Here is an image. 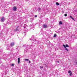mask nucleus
Returning a JSON list of instances; mask_svg holds the SVG:
<instances>
[{
    "label": "nucleus",
    "instance_id": "2",
    "mask_svg": "<svg viewBox=\"0 0 77 77\" xmlns=\"http://www.w3.org/2000/svg\"><path fill=\"white\" fill-rule=\"evenodd\" d=\"M13 10L14 11H17V7L14 6L13 8Z\"/></svg>",
    "mask_w": 77,
    "mask_h": 77
},
{
    "label": "nucleus",
    "instance_id": "20",
    "mask_svg": "<svg viewBox=\"0 0 77 77\" xmlns=\"http://www.w3.org/2000/svg\"><path fill=\"white\" fill-rule=\"evenodd\" d=\"M11 66H14V64H12Z\"/></svg>",
    "mask_w": 77,
    "mask_h": 77
},
{
    "label": "nucleus",
    "instance_id": "24",
    "mask_svg": "<svg viewBox=\"0 0 77 77\" xmlns=\"http://www.w3.org/2000/svg\"><path fill=\"white\" fill-rule=\"evenodd\" d=\"M0 51L1 52H3V50H1Z\"/></svg>",
    "mask_w": 77,
    "mask_h": 77
},
{
    "label": "nucleus",
    "instance_id": "21",
    "mask_svg": "<svg viewBox=\"0 0 77 77\" xmlns=\"http://www.w3.org/2000/svg\"><path fill=\"white\" fill-rule=\"evenodd\" d=\"M66 50L67 51H68V50L67 48H66Z\"/></svg>",
    "mask_w": 77,
    "mask_h": 77
},
{
    "label": "nucleus",
    "instance_id": "26",
    "mask_svg": "<svg viewBox=\"0 0 77 77\" xmlns=\"http://www.w3.org/2000/svg\"><path fill=\"white\" fill-rule=\"evenodd\" d=\"M18 27H19V26H17V28H18Z\"/></svg>",
    "mask_w": 77,
    "mask_h": 77
},
{
    "label": "nucleus",
    "instance_id": "31",
    "mask_svg": "<svg viewBox=\"0 0 77 77\" xmlns=\"http://www.w3.org/2000/svg\"><path fill=\"white\" fill-rule=\"evenodd\" d=\"M75 12H77V11H76V10H75Z\"/></svg>",
    "mask_w": 77,
    "mask_h": 77
},
{
    "label": "nucleus",
    "instance_id": "25",
    "mask_svg": "<svg viewBox=\"0 0 77 77\" xmlns=\"http://www.w3.org/2000/svg\"><path fill=\"white\" fill-rule=\"evenodd\" d=\"M57 63H59V61H57Z\"/></svg>",
    "mask_w": 77,
    "mask_h": 77
},
{
    "label": "nucleus",
    "instance_id": "9",
    "mask_svg": "<svg viewBox=\"0 0 77 77\" xmlns=\"http://www.w3.org/2000/svg\"><path fill=\"white\" fill-rule=\"evenodd\" d=\"M41 8H38L37 10L38 11H41Z\"/></svg>",
    "mask_w": 77,
    "mask_h": 77
},
{
    "label": "nucleus",
    "instance_id": "17",
    "mask_svg": "<svg viewBox=\"0 0 77 77\" xmlns=\"http://www.w3.org/2000/svg\"><path fill=\"white\" fill-rule=\"evenodd\" d=\"M40 69H41V68H43V66H41L40 67Z\"/></svg>",
    "mask_w": 77,
    "mask_h": 77
},
{
    "label": "nucleus",
    "instance_id": "32",
    "mask_svg": "<svg viewBox=\"0 0 77 77\" xmlns=\"http://www.w3.org/2000/svg\"><path fill=\"white\" fill-rule=\"evenodd\" d=\"M0 60H1V58H0Z\"/></svg>",
    "mask_w": 77,
    "mask_h": 77
},
{
    "label": "nucleus",
    "instance_id": "16",
    "mask_svg": "<svg viewBox=\"0 0 77 77\" xmlns=\"http://www.w3.org/2000/svg\"><path fill=\"white\" fill-rule=\"evenodd\" d=\"M64 16L65 17H66V16H67V14H64Z\"/></svg>",
    "mask_w": 77,
    "mask_h": 77
},
{
    "label": "nucleus",
    "instance_id": "11",
    "mask_svg": "<svg viewBox=\"0 0 77 77\" xmlns=\"http://www.w3.org/2000/svg\"><path fill=\"white\" fill-rule=\"evenodd\" d=\"M63 46L65 48H66V46L65 45H63Z\"/></svg>",
    "mask_w": 77,
    "mask_h": 77
},
{
    "label": "nucleus",
    "instance_id": "10",
    "mask_svg": "<svg viewBox=\"0 0 77 77\" xmlns=\"http://www.w3.org/2000/svg\"><path fill=\"white\" fill-rule=\"evenodd\" d=\"M62 24V22L60 21V22H59V24H60H60Z\"/></svg>",
    "mask_w": 77,
    "mask_h": 77
},
{
    "label": "nucleus",
    "instance_id": "18",
    "mask_svg": "<svg viewBox=\"0 0 77 77\" xmlns=\"http://www.w3.org/2000/svg\"><path fill=\"white\" fill-rule=\"evenodd\" d=\"M69 75L70 76H71V75H72V73H70Z\"/></svg>",
    "mask_w": 77,
    "mask_h": 77
},
{
    "label": "nucleus",
    "instance_id": "23",
    "mask_svg": "<svg viewBox=\"0 0 77 77\" xmlns=\"http://www.w3.org/2000/svg\"><path fill=\"white\" fill-rule=\"evenodd\" d=\"M30 40H31V41H32V40H33V39L32 38H30Z\"/></svg>",
    "mask_w": 77,
    "mask_h": 77
},
{
    "label": "nucleus",
    "instance_id": "7",
    "mask_svg": "<svg viewBox=\"0 0 77 77\" xmlns=\"http://www.w3.org/2000/svg\"><path fill=\"white\" fill-rule=\"evenodd\" d=\"M20 58H19L18 59V63H20Z\"/></svg>",
    "mask_w": 77,
    "mask_h": 77
},
{
    "label": "nucleus",
    "instance_id": "29",
    "mask_svg": "<svg viewBox=\"0 0 77 77\" xmlns=\"http://www.w3.org/2000/svg\"><path fill=\"white\" fill-rule=\"evenodd\" d=\"M34 41H35V42H36V40H34Z\"/></svg>",
    "mask_w": 77,
    "mask_h": 77
},
{
    "label": "nucleus",
    "instance_id": "19",
    "mask_svg": "<svg viewBox=\"0 0 77 77\" xmlns=\"http://www.w3.org/2000/svg\"><path fill=\"white\" fill-rule=\"evenodd\" d=\"M38 17V16H37V15H35V18H36V17Z\"/></svg>",
    "mask_w": 77,
    "mask_h": 77
},
{
    "label": "nucleus",
    "instance_id": "22",
    "mask_svg": "<svg viewBox=\"0 0 77 77\" xmlns=\"http://www.w3.org/2000/svg\"><path fill=\"white\" fill-rule=\"evenodd\" d=\"M71 72V71L70 70H69L68 71V73H70Z\"/></svg>",
    "mask_w": 77,
    "mask_h": 77
},
{
    "label": "nucleus",
    "instance_id": "6",
    "mask_svg": "<svg viewBox=\"0 0 77 77\" xmlns=\"http://www.w3.org/2000/svg\"><path fill=\"white\" fill-rule=\"evenodd\" d=\"M43 27L46 29V28H47V25L46 24H45L43 25Z\"/></svg>",
    "mask_w": 77,
    "mask_h": 77
},
{
    "label": "nucleus",
    "instance_id": "33",
    "mask_svg": "<svg viewBox=\"0 0 77 77\" xmlns=\"http://www.w3.org/2000/svg\"><path fill=\"white\" fill-rule=\"evenodd\" d=\"M9 49V48H8Z\"/></svg>",
    "mask_w": 77,
    "mask_h": 77
},
{
    "label": "nucleus",
    "instance_id": "12",
    "mask_svg": "<svg viewBox=\"0 0 77 77\" xmlns=\"http://www.w3.org/2000/svg\"><path fill=\"white\" fill-rule=\"evenodd\" d=\"M56 5H57V6H59V4L58 3V2H57L56 3Z\"/></svg>",
    "mask_w": 77,
    "mask_h": 77
},
{
    "label": "nucleus",
    "instance_id": "5",
    "mask_svg": "<svg viewBox=\"0 0 77 77\" xmlns=\"http://www.w3.org/2000/svg\"><path fill=\"white\" fill-rule=\"evenodd\" d=\"M14 32H18V31H19V29L18 28H17L14 30Z\"/></svg>",
    "mask_w": 77,
    "mask_h": 77
},
{
    "label": "nucleus",
    "instance_id": "28",
    "mask_svg": "<svg viewBox=\"0 0 77 77\" xmlns=\"http://www.w3.org/2000/svg\"><path fill=\"white\" fill-rule=\"evenodd\" d=\"M29 63H30V61H29Z\"/></svg>",
    "mask_w": 77,
    "mask_h": 77
},
{
    "label": "nucleus",
    "instance_id": "8",
    "mask_svg": "<svg viewBox=\"0 0 77 77\" xmlns=\"http://www.w3.org/2000/svg\"><path fill=\"white\" fill-rule=\"evenodd\" d=\"M70 18H71L72 19V20L73 21H75V20H74V18L72 17V16H70Z\"/></svg>",
    "mask_w": 77,
    "mask_h": 77
},
{
    "label": "nucleus",
    "instance_id": "15",
    "mask_svg": "<svg viewBox=\"0 0 77 77\" xmlns=\"http://www.w3.org/2000/svg\"><path fill=\"white\" fill-rule=\"evenodd\" d=\"M66 47H69V46H68V45H66Z\"/></svg>",
    "mask_w": 77,
    "mask_h": 77
},
{
    "label": "nucleus",
    "instance_id": "27",
    "mask_svg": "<svg viewBox=\"0 0 77 77\" xmlns=\"http://www.w3.org/2000/svg\"><path fill=\"white\" fill-rule=\"evenodd\" d=\"M62 13H64V11H62Z\"/></svg>",
    "mask_w": 77,
    "mask_h": 77
},
{
    "label": "nucleus",
    "instance_id": "3",
    "mask_svg": "<svg viewBox=\"0 0 77 77\" xmlns=\"http://www.w3.org/2000/svg\"><path fill=\"white\" fill-rule=\"evenodd\" d=\"M1 21H2V22H4V21H5V17H2L1 18Z\"/></svg>",
    "mask_w": 77,
    "mask_h": 77
},
{
    "label": "nucleus",
    "instance_id": "4",
    "mask_svg": "<svg viewBox=\"0 0 77 77\" xmlns=\"http://www.w3.org/2000/svg\"><path fill=\"white\" fill-rule=\"evenodd\" d=\"M14 45L15 43H14V42L11 43L10 44V46L11 47H13V46H14Z\"/></svg>",
    "mask_w": 77,
    "mask_h": 77
},
{
    "label": "nucleus",
    "instance_id": "30",
    "mask_svg": "<svg viewBox=\"0 0 77 77\" xmlns=\"http://www.w3.org/2000/svg\"><path fill=\"white\" fill-rule=\"evenodd\" d=\"M48 47H49V48H50V47H49V46Z\"/></svg>",
    "mask_w": 77,
    "mask_h": 77
},
{
    "label": "nucleus",
    "instance_id": "14",
    "mask_svg": "<svg viewBox=\"0 0 77 77\" xmlns=\"http://www.w3.org/2000/svg\"><path fill=\"white\" fill-rule=\"evenodd\" d=\"M25 60H26V61H28L29 60V59H25Z\"/></svg>",
    "mask_w": 77,
    "mask_h": 77
},
{
    "label": "nucleus",
    "instance_id": "13",
    "mask_svg": "<svg viewBox=\"0 0 77 77\" xmlns=\"http://www.w3.org/2000/svg\"><path fill=\"white\" fill-rule=\"evenodd\" d=\"M54 38H55V37H56V34H55L54 36H53Z\"/></svg>",
    "mask_w": 77,
    "mask_h": 77
},
{
    "label": "nucleus",
    "instance_id": "1",
    "mask_svg": "<svg viewBox=\"0 0 77 77\" xmlns=\"http://www.w3.org/2000/svg\"><path fill=\"white\" fill-rule=\"evenodd\" d=\"M32 45L30 46H28L27 45H23V47H24L25 48H26V50H28V49H30V47H31Z\"/></svg>",
    "mask_w": 77,
    "mask_h": 77
}]
</instances>
